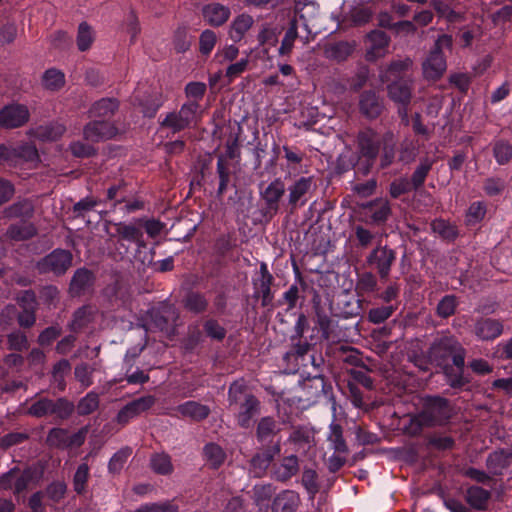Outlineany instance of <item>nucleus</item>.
Wrapping results in <instances>:
<instances>
[{
  "label": "nucleus",
  "mask_w": 512,
  "mask_h": 512,
  "mask_svg": "<svg viewBox=\"0 0 512 512\" xmlns=\"http://www.w3.org/2000/svg\"><path fill=\"white\" fill-rule=\"evenodd\" d=\"M106 295L110 298L111 301L120 302V304L125 305L129 302L131 298V293L129 287L123 283L122 281H115L113 284L109 285L106 290Z\"/></svg>",
  "instance_id": "obj_46"
},
{
  "label": "nucleus",
  "mask_w": 512,
  "mask_h": 512,
  "mask_svg": "<svg viewBox=\"0 0 512 512\" xmlns=\"http://www.w3.org/2000/svg\"><path fill=\"white\" fill-rule=\"evenodd\" d=\"M377 288V279L371 272H364L358 276L356 282V292L359 295L374 292Z\"/></svg>",
  "instance_id": "obj_62"
},
{
  "label": "nucleus",
  "mask_w": 512,
  "mask_h": 512,
  "mask_svg": "<svg viewBox=\"0 0 512 512\" xmlns=\"http://www.w3.org/2000/svg\"><path fill=\"white\" fill-rule=\"evenodd\" d=\"M260 411V402L254 395H248L241 404H239V412L237 422L240 427L248 428L252 418Z\"/></svg>",
  "instance_id": "obj_28"
},
{
  "label": "nucleus",
  "mask_w": 512,
  "mask_h": 512,
  "mask_svg": "<svg viewBox=\"0 0 512 512\" xmlns=\"http://www.w3.org/2000/svg\"><path fill=\"white\" fill-rule=\"evenodd\" d=\"M51 401L50 398L41 397L29 406L27 413L36 418L51 416Z\"/></svg>",
  "instance_id": "obj_57"
},
{
  "label": "nucleus",
  "mask_w": 512,
  "mask_h": 512,
  "mask_svg": "<svg viewBox=\"0 0 512 512\" xmlns=\"http://www.w3.org/2000/svg\"><path fill=\"white\" fill-rule=\"evenodd\" d=\"M88 431L89 427L84 426L70 435L67 429L55 427L49 430L46 443L50 447L61 450L80 447L84 444Z\"/></svg>",
  "instance_id": "obj_8"
},
{
  "label": "nucleus",
  "mask_w": 512,
  "mask_h": 512,
  "mask_svg": "<svg viewBox=\"0 0 512 512\" xmlns=\"http://www.w3.org/2000/svg\"><path fill=\"white\" fill-rule=\"evenodd\" d=\"M355 50V42L338 41L329 43L325 46L324 54L326 58L337 62H343L350 57Z\"/></svg>",
  "instance_id": "obj_33"
},
{
  "label": "nucleus",
  "mask_w": 512,
  "mask_h": 512,
  "mask_svg": "<svg viewBox=\"0 0 512 512\" xmlns=\"http://www.w3.org/2000/svg\"><path fill=\"white\" fill-rule=\"evenodd\" d=\"M200 115V104L195 101H187L178 111L167 113L159 125L161 129H167L176 134L196 125Z\"/></svg>",
  "instance_id": "obj_5"
},
{
  "label": "nucleus",
  "mask_w": 512,
  "mask_h": 512,
  "mask_svg": "<svg viewBox=\"0 0 512 512\" xmlns=\"http://www.w3.org/2000/svg\"><path fill=\"white\" fill-rule=\"evenodd\" d=\"M446 377V382L452 388H461L465 385L466 381L463 378V369L456 368L453 364L446 367H440Z\"/></svg>",
  "instance_id": "obj_61"
},
{
  "label": "nucleus",
  "mask_w": 512,
  "mask_h": 512,
  "mask_svg": "<svg viewBox=\"0 0 512 512\" xmlns=\"http://www.w3.org/2000/svg\"><path fill=\"white\" fill-rule=\"evenodd\" d=\"M387 96L394 104L410 105L414 81L411 78H397L391 81L387 87Z\"/></svg>",
  "instance_id": "obj_14"
},
{
  "label": "nucleus",
  "mask_w": 512,
  "mask_h": 512,
  "mask_svg": "<svg viewBox=\"0 0 512 512\" xmlns=\"http://www.w3.org/2000/svg\"><path fill=\"white\" fill-rule=\"evenodd\" d=\"M286 190L284 182L277 178L272 181L266 189L261 193L262 198L266 202L269 212L276 213L279 209V201Z\"/></svg>",
  "instance_id": "obj_25"
},
{
  "label": "nucleus",
  "mask_w": 512,
  "mask_h": 512,
  "mask_svg": "<svg viewBox=\"0 0 512 512\" xmlns=\"http://www.w3.org/2000/svg\"><path fill=\"white\" fill-rule=\"evenodd\" d=\"M230 132L226 139V158L235 159L239 156V137L242 132V127L239 123L230 124L228 126Z\"/></svg>",
  "instance_id": "obj_45"
},
{
  "label": "nucleus",
  "mask_w": 512,
  "mask_h": 512,
  "mask_svg": "<svg viewBox=\"0 0 512 512\" xmlns=\"http://www.w3.org/2000/svg\"><path fill=\"white\" fill-rule=\"evenodd\" d=\"M453 46L452 36L442 34L437 38L428 56L422 63L423 76L427 80H439L447 69L445 52Z\"/></svg>",
  "instance_id": "obj_3"
},
{
  "label": "nucleus",
  "mask_w": 512,
  "mask_h": 512,
  "mask_svg": "<svg viewBox=\"0 0 512 512\" xmlns=\"http://www.w3.org/2000/svg\"><path fill=\"white\" fill-rule=\"evenodd\" d=\"M132 454V449L130 447H123L119 451H117L112 458L109 461L108 464V470L110 473L118 474L122 468L124 467L125 463L127 462L128 458Z\"/></svg>",
  "instance_id": "obj_60"
},
{
  "label": "nucleus",
  "mask_w": 512,
  "mask_h": 512,
  "mask_svg": "<svg viewBox=\"0 0 512 512\" xmlns=\"http://www.w3.org/2000/svg\"><path fill=\"white\" fill-rule=\"evenodd\" d=\"M312 184L313 181L311 177H301L288 187V206L291 212L299 206L305 205V197L310 192Z\"/></svg>",
  "instance_id": "obj_22"
},
{
  "label": "nucleus",
  "mask_w": 512,
  "mask_h": 512,
  "mask_svg": "<svg viewBox=\"0 0 512 512\" xmlns=\"http://www.w3.org/2000/svg\"><path fill=\"white\" fill-rule=\"evenodd\" d=\"M288 441L297 446H310L314 443V430L307 425L292 426Z\"/></svg>",
  "instance_id": "obj_42"
},
{
  "label": "nucleus",
  "mask_w": 512,
  "mask_h": 512,
  "mask_svg": "<svg viewBox=\"0 0 512 512\" xmlns=\"http://www.w3.org/2000/svg\"><path fill=\"white\" fill-rule=\"evenodd\" d=\"M99 406V395L95 392H89L86 396L81 398L75 407L80 416L89 415L94 412Z\"/></svg>",
  "instance_id": "obj_56"
},
{
  "label": "nucleus",
  "mask_w": 512,
  "mask_h": 512,
  "mask_svg": "<svg viewBox=\"0 0 512 512\" xmlns=\"http://www.w3.org/2000/svg\"><path fill=\"white\" fill-rule=\"evenodd\" d=\"M280 431L279 423L273 417L265 416L257 422L255 437L261 446H268L280 442V440H275Z\"/></svg>",
  "instance_id": "obj_20"
},
{
  "label": "nucleus",
  "mask_w": 512,
  "mask_h": 512,
  "mask_svg": "<svg viewBox=\"0 0 512 512\" xmlns=\"http://www.w3.org/2000/svg\"><path fill=\"white\" fill-rule=\"evenodd\" d=\"M300 470L299 458L296 455L284 456L272 465L270 477L275 481L286 483L296 476Z\"/></svg>",
  "instance_id": "obj_17"
},
{
  "label": "nucleus",
  "mask_w": 512,
  "mask_h": 512,
  "mask_svg": "<svg viewBox=\"0 0 512 512\" xmlns=\"http://www.w3.org/2000/svg\"><path fill=\"white\" fill-rule=\"evenodd\" d=\"M71 364L67 359H61L54 364L52 369V382L60 391L66 388L65 376L70 372Z\"/></svg>",
  "instance_id": "obj_49"
},
{
  "label": "nucleus",
  "mask_w": 512,
  "mask_h": 512,
  "mask_svg": "<svg viewBox=\"0 0 512 512\" xmlns=\"http://www.w3.org/2000/svg\"><path fill=\"white\" fill-rule=\"evenodd\" d=\"M475 334L482 340H493L503 332V324L496 319L483 318L475 324Z\"/></svg>",
  "instance_id": "obj_29"
},
{
  "label": "nucleus",
  "mask_w": 512,
  "mask_h": 512,
  "mask_svg": "<svg viewBox=\"0 0 512 512\" xmlns=\"http://www.w3.org/2000/svg\"><path fill=\"white\" fill-rule=\"evenodd\" d=\"M396 261V252L387 245H377L367 256L366 262L375 268L381 279H387Z\"/></svg>",
  "instance_id": "obj_9"
},
{
  "label": "nucleus",
  "mask_w": 512,
  "mask_h": 512,
  "mask_svg": "<svg viewBox=\"0 0 512 512\" xmlns=\"http://www.w3.org/2000/svg\"><path fill=\"white\" fill-rule=\"evenodd\" d=\"M281 452V443L261 446L250 460V471L255 477H263L272 465L275 457Z\"/></svg>",
  "instance_id": "obj_10"
},
{
  "label": "nucleus",
  "mask_w": 512,
  "mask_h": 512,
  "mask_svg": "<svg viewBox=\"0 0 512 512\" xmlns=\"http://www.w3.org/2000/svg\"><path fill=\"white\" fill-rule=\"evenodd\" d=\"M298 38V21L294 16L290 22L289 27L285 31V35L281 41V45L278 49L280 56H289L293 50L294 43Z\"/></svg>",
  "instance_id": "obj_41"
},
{
  "label": "nucleus",
  "mask_w": 512,
  "mask_h": 512,
  "mask_svg": "<svg viewBox=\"0 0 512 512\" xmlns=\"http://www.w3.org/2000/svg\"><path fill=\"white\" fill-rule=\"evenodd\" d=\"M65 82L64 73L56 68L47 69L41 77L42 86L44 89L51 92H56L62 89Z\"/></svg>",
  "instance_id": "obj_40"
},
{
  "label": "nucleus",
  "mask_w": 512,
  "mask_h": 512,
  "mask_svg": "<svg viewBox=\"0 0 512 512\" xmlns=\"http://www.w3.org/2000/svg\"><path fill=\"white\" fill-rule=\"evenodd\" d=\"M94 283L93 273L86 268H79L75 271L70 281V293L73 296H80L87 292Z\"/></svg>",
  "instance_id": "obj_26"
},
{
  "label": "nucleus",
  "mask_w": 512,
  "mask_h": 512,
  "mask_svg": "<svg viewBox=\"0 0 512 512\" xmlns=\"http://www.w3.org/2000/svg\"><path fill=\"white\" fill-rule=\"evenodd\" d=\"M93 41L94 34L91 26H89L87 22L80 23L76 39L78 49L82 52L88 50L91 47Z\"/></svg>",
  "instance_id": "obj_55"
},
{
  "label": "nucleus",
  "mask_w": 512,
  "mask_h": 512,
  "mask_svg": "<svg viewBox=\"0 0 512 512\" xmlns=\"http://www.w3.org/2000/svg\"><path fill=\"white\" fill-rule=\"evenodd\" d=\"M37 234L36 227L28 221L12 224L8 227L5 236L12 241H25Z\"/></svg>",
  "instance_id": "obj_37"
},
{
  "label": "nucleus",
  "mask_w": 512,
  "mask_h": 512,
  "mask_svg": "<svg viewBox=\"0 0 512 512\" xmlns=\"http://www.w3.org/2000/svg\"><path fill=\"white\" fill-rule=\"evenodd\" d=\"M39 478L40 476L36 469L27 468L21 471L18 468V473H16L15 476L13 494L19 496L26 491L32 483H37Z\"/></svg>",
  "instance_id": "obj_38"
},
{
  "label": "nucleus",
  "mask_w": 512,
  "mask_h": 512,
  "mask_svg": "<svg viewBox=\"0 0 512 512\" xmlns=\"http://www.w3.org/2000/svg\"><path fill=\"white\" fill-rule=\"evenodd\" d=\"M274 282L273 275L269 272L265 262L260 263L259 275L253 278L252 284L254 288V297L261 299V305L268 307L272 305L274 294L272 292V285Z\"/></svg>",
  "instance_id": "obj_11"
},
{
  "label": "nucleus",
  "mask_w": 512,
  "mask_h": 512,
  "mask_svg": "<svg viewBox=\"0 0 512 512\" xmlns=\"http://www.w3.org/2000/svg\"><path fill=\"white\" fill-rule=\"evenodd\" d=\"M430 362L438 367L453 364L456 368H464L466 350L458 339L450 334L437 335L428 349Z\"/></svg>",
  "instance_id": "obj_2"
},
{
  "label": "nucleus",
  "mask_w": 512,
  "mask_h": 512,
  "mask_svg": "<svg viewBox=\"0 0 512 512\" xmlns=\"http://www.w3.org/2000/svg\"><path fill=\"white\" fill-rule=\"evenodd\" d=\"M435 160L429 157L420 159L419 164L413 171L411 178L399 177L393 180L389 186V194L392 198L397 199L400 196L411 191H418L425 183V180L431 171Z\"/></svg>",
  "instance_id": "obj_4"
},
{
  "label": "nucleus",
  "mask_w": 512,
  "mask_h": 512,
  "mask_svg": "<svg viewBox=\"0 0 512 512\" xmlns=\"http://www.w3.org/2000/svg\"><path fill=\"white\" fill-rule=\"evenodd\" d=\"M300 505V496L293 490H283L273 500L272 512H296Z\"/></svg>",
  "instance_id": "obj_24"
},
{
  "label": "nucleus",
  "mask_w": 512,
  "mask_h": 512,
  "mask_svg": "<svg viewBox=\"0 0 512 512\" xmlns=\"http://www.w3.org/2000/svg\"><path fill=\"white\" fill-rule=\"evenodd\" d=\"M92 320L91 308L82 306L78 308L72 315V320L68 324V328L72 332H79L86 327Z\"/></svg>",
  "instance_id": "obj_47"
},
{
  "label": "nucleus",
  "mask_w": 512,
  "mask_h": 512,
  "mask_svg": "<svg viewBox=\"0 0 512 512\" xmlns=\"http://www.w3.org/2000/svg\"><path fill=\"white\" fill-rule=\"evenodd\" d=\"M119 109L116 98H102L92 104L88 113L91 118L106 120L111 118Z\"/></svg>",
  "instance_id": "obj_32"
},
{
  "label": "nucleus",
  "mask_w": 512,
  "mask_h": 512,
  "mask_svg": "<svg viewBox=\"0 0 512 512\" xmlns=\"http://www.w3.org/2000/svg\"><path fill=\"white\" fill-rule=\"evenodd\" d=\"M431 229L446 241H454L459 235L457 227L443 219H435L432 221Z\"/></svg>",
  "instance_id": "obj_48"
},
{
  "label": "nucleus",
  "mask_w": 512,
  "mask_h": 512,
  "mask_svg": "<svg viewBox=\"0 0 512 512\" xmlns=\"http://www.w3.org/2000/svg\"><path fill=\"white\" fill-rule=\"evenodd\" d=\"M248 395H253L247 391V386L243 380L233 382L228 391V400L230 405H239Z\"/></svg>",
  "instance_id": "obj_54"
},
{
  "label": "nucleus",
  "mask_w": 512,
  "mask_h": 512,
  "mask_svg": "<svg viewBox=\"0 0 512 512\" xmlns=\"http://www.w3.org/2000/svg\"><path fill=\"white\" fill-rule=\"evenodd\" d=\"M366 41L369 44L365 55L367 61L373 62L386 55L390 43V37L386 32L372 30L367 34Z\"/></svg>",
  "instance_id": "obj_18"
},
{
  "label": "nucleus",
  "mask_w": 512,
  "mask_h": 512,
  "mask_svg": "<svg viewBox=\"0 0 512 512\" xmlns=\"http://www.w3.org/2000/svg\"><path fill=\"white\" fill-rule=\"evenodd\" d=\"M359 111L369 120L378 118L384 110V103L380 96L373 90H366L359 96Z\"/></svg>",
  "instance_id": "obj_21"
},
{
  "label": "nucleus",
  "mask_w": 512,
  "mask_h": 512,
  "mask_svg": "<svg viewBox=\"0 0 512 512\" xmlns=\"http://www.w3.org/2000/svg\"><path fill=\"white\" fill-rule=\"evenodd\" d=\"M30 112L23 104H10L0 110V127L4 129L20 128L28 123Z\"/></svg>",
  "instance_id": "obj_12"
},
{
  "label": "nucleus",
  "mask_w": 512,
  "mask_h": 512,
  "mask_svg": "<svg viewBox=\"0 0 512 512\" xmlns=\"http://www.w3.org/2000/svg\"><path fill=\"white\" fill-rule=\"evenodd\" d=\"M118 133L116 126L106 120H94L87 123L83 129L85 140L100 142L115 137Z\"/></svg>",
  "instance_id": "obj_15"
},
{
  "label": "nucleus",
  "mask_w": 512,
  "mask_h": 512,
  "mask_svg": "<svg viewBox=\"0 0 512 512\" xmlns=\"http://www.w3.org/2000/svg\"><path fill=\"white\" fill-rule=\"evenodd\" d=\"M34 215V205L28 199L19 200L7 206L2 211V218L15 219L19 218L22 221H28Z\"/></svg>",
  "instance_id": "obj_27"
},
{
  "label": "nucleus",
  "mask_w": 512,
  "mask_h": 512,
  "mask_svg": "<svg viewBox=\"0 0 512 512\" xmlns=\"http://www.w3.org/2000/svg\"><path fill=\"white\" fill-rule=\"evenodd\" d=\"M358 149L360 153V162L358 163V170L362 174H367L373 166L378 153L379 142L376 139L375 133L372 130L362 131L358 134Z\"/></svg>",
  "instance_id": "obj_7"
},
{
  "label": "nucleus",
  "mask_w": 512,
  "mask_h": 512,
  "mask_svg": "<svg viewBox=\"0 0 512 512\" xmlns=\"http://www.w3.org/2000/svg\"><path fill=\"white\" fill-rule=\"evenodd\" d=\"M51 416L64 421L69 419L75 411V405L65 397H60L51 401Z\"/></svg>",
  "instance_id": "obj_43"
},
{
  "label": "nucleus",
  "mask_w": 512,
  "mask_h": 512,
  "mask_svg": "<svg viewBox=\"0 0 512 512\" xmlns=\"http://www.w3.org/2000/svg\"><path fill=\"white\" fill-rule=\"evenodd\" d=\"M512 464L510 451L499 450L491 453L486 460V466L492 475H501Z\"/></svg>",
  "instance_id": "obj_35"
},
{
  "label": "nucleus",
  "mask_w": 512,
  "mask_h": 512,
  "mask_svg": "<svg viewBox=\"0 0 512 512\" xmlns=\"http://www.w3.org/2000/svg\"><path fill=\"white\" fill-rule=\"evenodd\" d=\"M88 479L89 466L86 463H82L78 466L73 476V488L77 494L82 495L86 492Z\"/></svg>",
  "instance_id": "obj_63"
},
{
  "label": "nucleus",
  "mask_w": 512,
  "mask_h": 512,
  "mask_svg": "<svg viewBox=\"0 0 512 512\" xmlns=\"http://www.w3.org/2000/svg\"><path fill=\"white\" fill-rule=\"evenodd\" d=\"M366 222L371 225L380 226L387 222L392 214L389 201L384 198L374 199L363 206Z\"/></svg>",
  "instance_id": "obj_16"
},
{
  "label": "nucleus",
  "mask_w": 512,
  "mask_h": 512,
  "mask_svg": "<svg viewBox=\"0 0 512 512\" xmlns=\"http://www.w3.org/2000/svg\"><path fill=\"white\" fill-rule=\"evenodd\" d=\"M95 368L88 363L82 362L75 366L74 376L83 389L93 384V373Z\"/></svg>",
  "instance_id": "obj_51"
},
{
  "label": "nucleus",
  "mask_w": 512,
  "mask_h": 512,
  "mask_svg": "<svg viewBox=\"0 0 512 512\" xmlns=\"http://www.w3.org/2000/svg\"><path fill=\"white\" fill-rule=\"evenodd\" d=\"M114 226L120 239L134 242L138 247H144V233L140 226L125 222L115 223Z\"/></svg>",
  "instance_id": "obj_36"
},
{
  "label": "nucleus",
  "mask_w": 512,
  "mask_h": 512,
  "mask_svg": "<svg viewBox=\"0 0 512 512\" xmlns=\"http://www.w3.org/2000/svg\"><path fill=\"white\" fill-rule=\"evenodd\" d=\"M156 402L152 395L137 398L126 404L117 414V422L121 425L127 424L131 419L149 410Z\"/></svg>",
  "instance_id": "obj_19"
},
{
  "label": "nucleus",
  "mask_w": 512,
  "mask_h": 512,
  "mask_svg": "<svg viewBox=\"0 0 512 512\" xmlns=\"http://www.w3.org/2000/svg\"><path fill=\"white\" fill-rule=\"evenodd\" d=\"M179 318L177 308L168 303H163L156 309L150 312L151 324L154 328L170 333L174 331L176 322Z\"/></svg>",
  "instance_id": "obj_13"
},
{
  "label": "nucleus",
  "mask_w": 512,
  "mask_h": 512,
  "mask_svg": "<svg viewBox=\"0 0 512 512\" xmlns=\"http://www.w3.org/2000/svg\"><path fill=\"white\" fill-rule=\"evenodd\" d=\"M72 261L73 255L69 250L58 248L38 260L35 269L39 274H52L59 277L68 271Z\"/></svg>",
  "instance_id": "obj_6"
},
{
  "label": "nucleus",
  "mask_w": 512,
  "mask_h": 512,
  "mask_svg": "<svg viewBox=\"0 0 512 512\" xmlns=\"http://www.w3.org/2000/svg\"><path fill=\"white\" fill-rule=\"evenodd\" d=\"M204 455L210 466L218 468L225 460V452L223 449L214 443H209L204 447Z\"/></svg>",
  "instance_id": "obj_58"
},
{
  "label": "nucleus",
  "mask_w": 512,
  "mask_h": 512,
  "mask_svg": "<svg viewBox=\"0 0 512 512\" xmlns=\"http://www.w3.org/2000/svg\"><path fill=\"white\" fill-rule=\"evenodd\" d=\"M202 13L205 21L212 26L224 24L230 16L229 8L219 2H212L205 5L202 9Z\"/></svg>",
  "instance_id": "obj_31"
},
{
  "label": "nucleus",
  "mask_w": 512,
  "mask_h": 512,
  "mask_svg": "<svg viewBox=\"0 0 512 512\" xmlns=\"http://www.w3.org/2000/svg\"><path fill=\"white\" fill-rule=\"evenodd\" d=\"M493 154L498 164H507L512 158V145L508 141L499 140L493 146Z\"/></svg>",
  "instance_id": "obj_64"
},
{
  "label": "nucleus",
  "mask_w": 512,
  "mask_h": 512,
  "mask_svg": "<svg viewBox=\"0 0 512 512\" xmlns=\"http://www.w3.org/2000/svg\"><path fill=\"white\" fill-rule=\"evenodd\" d=\"M458 305L457 297L455 295H445L437 304L436 314L440 318H448L454 315Z\"/></svg>",
  "instance_id": "obj_59"
},
{
  "label": "nucleus",
  "mask_w": 512,
  "mask_h": 512,
  "mask_svg": "<svg viewBox=\"0 0 512 512\" xmlns=\"http://www.w3.org/2000/svg\"><path fill=\"white\" fill-rule=\"evenodd\" d=\"M184 308L194 314L206 312L209 302L204 294L196 291H189L183 299Z\"/></svg>",
  "instance_id": "obj_39"
},
{
  "label": "nucleus",
  "mask_w": 512,
  "mask_h": 512,
  "mask_svg": "<svg viewBox=\"0 0 512 512\" xmlns=\"http://www.w3.org/2000/svg\"><path fill=\"white\" fill-rule=\"evenodd\" d=\"M253 24V19L248 15H240L238 16L234 22L232 23L231 29H230V37L234 41H240L245 34L246 31L249 30V28Z\"/></svg>",
  "instance_id": "obj_52"
},
{
  "label": "nucleus",
  "mask_w": 512,
  "mask_h": 512,
  "mask_svg": "<svg viewBox=\"0 0 512 512\" xmlns=\"http://www.w3.org/2000/svg\"><path fill=\"white\" fill-rule=\"evenodd\" d=\"M454 415V408L444 397L425 396L422 399L421 411L410 419L407 431L411 435L419 434L424 427L446 425Z\"/></svg>",
  "instance_id": "obj_1"
},
{
  "label": "nucleus",
  "mask_w": 512,
  "mask_h": 512,
  "mask_svg": "<svg viewBox=\"0 0 512 512\" xmlns=\"http://www.w3.org/2000/svg\"><path fill=\"white\" fill-rule=\"evenodd\" d=\"M330 431L327 439L335 450L339 454H347L349 452L346 441L343 437V428L340 424L332 422L329 427Z\"/></svg>",
  "instance_id": "obj_44"
},
{
  "label": "nucleus",
  "mask_w": 512,
  "mask_h": 512,
  "mask_svg": "<svg viewBox=\"0 0 512 512\" xmlns=\"http://www.w3.org/2000/svg\"><path fill=\"white\" fill-rule=\"evenodd\" d=\"M312 345L302 338L291 337L290 349L283 355V360L290 365L289 369L297 371L299 368V359L307 355Z\"/></svg>",
  "instance_id": "obj_23"
},
{
  "label": "nucleus",
  "mask_w": 512,
  "mask_h": 512,
  "mask_svg": "<svg viewBox=\"0 0 512 512\" xmlns=\"http://www.w3.org/2000/svg\"><path fill=\"white\" fill-rule=\"evenodd\" d=\"M217 174L219 177L218 197H221L227 190L230 181V170L224 155H219L217 160Z\"/></svg>",
  "instance_id": "obj_53"
},
{
  "label": "nucleus",
  "mask_w": 512,
  "mask_h": 512,
  "mask_svg": "<svg viewBox=\"0 0 512 512\" xmlns=\"http://www.w3.org/2000/svg\"><path fill=\"white\" fill-rule=\"evenodd\" d=\"M177 413L182 417L190 418L199 422L206 419L210 414V408L196 401H187L176 407Z\"/></svg>",
  "instance_id": "obj_34"
},
{
  "label": "nucleus",
  "mask_w": 512,
  "mask_h": 512,
  "mask_svg": "<svg viewBox=\"0 0 512 512\" xmlns=\"http://www.w3.org/2000/svg\"><path fill=\"white\" fill-rule=\"evenodd\" d=\"M412 65L413 61L410 57L393 60L388 64L385 74L381 76V79L382 81H388L391 76L396 78L400 73L409 70Z\"/></svg>",
  "instance_id": "obj_50"
},
{
  "label": "nucleus",
  "mask_w": 512,
  "mask_h": 512,
  "mask_svg": "<svg viewBox=\"0 0 512 512\" xmlns=\"http://www.w3.org/2000/svg\"><path fill=\"white\" fill-rule=\"evenodd\" d=\"M491 492L480 486H471L466 490L465 500L470 508L477 511H486L489 506Z\"/></svg>",
  "instance_id": "obj_30"
}]
</instances>
